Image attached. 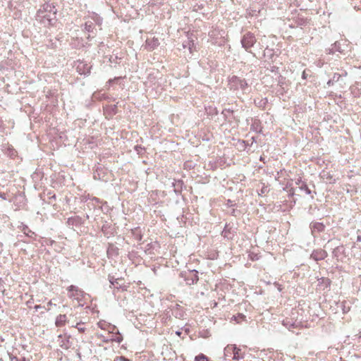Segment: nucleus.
<instances>
[{
    "label": "nucleus",
    "instance_id": "nucleus-1",
    "mask_svg": "<svg viewBox=\"0 0 361 361\" xmlns=\"http://www.w3.org/2000/svg\"><path fill=\"white\" fill-rule=\"evenodd\" d=\"M68 291V297L73 302H76V305L83 306L86 304L87 300L89 299V295L84 293L83 290L78 288L75 286H70L67 288Z\"/></svg>",
    "mask_w": 361,
    "mask_h": 361
},
{
    "label": "nucleus",
    "instance_id": "nucleus-10",
    "mask_svg": "<svg viewBox=\"0 0 361 361\" xmlns=\"http://www.w3.org/2000/svg\"><path fill=\"white\" fill-rule=\"evenodd\" d=\"M75 328H77V329H78V330L80 332H81V333H83V332H85V328H84V327H81V326H80V323H78V324L75 325Z\"/></svg>",
    "mask_w": 361,
    "mask_h": 361
},
{
    "label": "nucleus",
    "instance_id": "nucleus-14",
    "mask_svg": "<svg viewBox=\"0 0 361 361\" xmlns=\"http://www.w3.org/2000/svg\"><path fill=\"white\" fill-rule=\"evenodd\" d=\"M238 317H239L240 319H243V320H244L245 318V317L241 314H238Z\"/></svg>",
    "mask_w": 361,
    "mask_h": 361
},
{
    "label": "nucleus",
    "instance_id": "nucleus-15",
    "mask_svg": "<svg viewBox=\"0 0 361 361\" xmlns=\"http://www.w3.org/2000/svg\"><path fill=\"white\" fill-rule=\"evenodd\" d=\"M39 305H36L35 306V309H39Z\"/></svg>",
    "mask_w": 361,
    "mask_h": 361
},
{
    "label": "nucleus",
    "instance_id": "nucleus-16",
    "mask_svg": "<svg viewBox=\"0 0 361 361\" xmlns=\"http://www.w3.org/2000/svg\"><path fill=\"white\" fill-rule=\"evenodd\" d=\"M90 26H87V29L88 31H90Z\"/></svg>",
    "mask_w": 361,
    "mask_h": 361
},
{
    "label": "nucleus",
    "instance_id": "nucleus-9",
    "mask_svg": "<svg viewBox=\"0 0 361 361\" xmlns=\"http://www.w3.org/2000/svg\"><path fill=\"white\" fill-rule=\"evenodd\" d=\"M195 361H209V358L204 354H200L195 357Z\"/></svg>",
    "mask_w": 361,
    "mask_h": 361
},
{
    "label": "nucleus",
    "instance_id": "nucleus-3",
    "mask_svg": "<svg viewBox=\"0 0 361 361\" xmlns=\"http://www.w3.org/2000/svg\"><path fill=\"white\" fill-rule=\"evenodd\" d=\"M256 42V38L255 35L250 32L246 33L242 40V46L246 49L251 48Z\"/></svg>",
    "mask_w": 361,
    "mask_h": 361
},
{
    "label": "nucleus",
    "instance_id": "nucleus-11",
    "mask_svg": "<svg viewBox=\"0 0 361 361\" xmlns=\"http://www.w3.org/2000/svg\"><path fill=\"white\" fill-rule=\"evenodd\" d=\"M54 305L56 306V304L53 303L52 300H49L48 302H47V310H50L51 309V307Z\"/></svg>",
    "mask_w": 361,
    "mask_h": 361
},
{
    "label": "nucleus",
    "instance_id": "nucleus-8",
    "mask_svg": "<svg viewBox=\"0 0 361 361\" xmlns=\"http://www.w3.org/2000/svg\"><path fill=\"white\" fill-rule=\"evenodd\" d=\"M233 350V358L234 360H238L239 359V352L240 351V350L235 345H231V346L228 345L226 348V350Z\"/></svg>",
    "mask_w": 361,
    "mask_h": 361
},
{
    "label": "nucleus",
    "instance_id": "nucleus-12",
    "mask_svg": "<svg viewBox=\"0 0 361 361\" xmlns=\"http://www.w3.org/2000/svg\"><path fill=\"white\" fill-rule=\"evenodd\" d=\"M114 361H129L128 360H127L126 358H125L124 357H116V359L114 360Z\"/></svg>",
    "mask_w": 361,
    "mask_h": 361
},
{
    "label": "nucleus",
    "instance_id": "nucleus-2",
    "mask_svg": "<svg viewBox=\"0 0 361 361\" xmlns=\"http://www.w3.org/2000/svg\"><path fill=\"white\" fill-rule=\"evenodd\" d=\"M98 326L102 329H107L109 332V336L104 340L105 341H116L120 343L122 341L121 335L118 334H113V331L116 330L115 326H111L106 324L105 322L100 321L97 324Z\"/></svg>",
    "mask_w": 361,
    "mask_h": 361
},
{
    "label": "nucleus",
    "instance_id": "nucleus-13",
    "mask_svg": "<svg viewBox=\"0 0 361 361\" xmlns=\"http://www.w3.org/2000/svg\"><path fill=\"white\" fill-rule=\"evenodd\" d=\"M117 280H118V279H111V280H110V282H111V284L114 285V284H115V283H117Z\"/></svg>",
    "mask_w": 361,
    "mask_h": 361
},
{
    "label": "nucleus",
    "instance_id": "nucleus-4",
    "mask_svg": "<svg viewBox=\"0 0 361 361\" xmlns=\"http://www.w3.org/2000/svg\"><path fill=\"white\" fill-rule=\"evenodd\" d=\"M230 82L235 89H241L244 90L248 87V84L245 79H242L237 76H233L231 78Z\"/></svg>",
    "mask_w": 361,
    "mask_h": 361
},
{
    "label": "nucleus",
    "instance_id": "nucleus-6",
    "mask_svg": "<svg viewBox=\"0 0 361 361\" xmlns=\"http://www.w3.org/2000/svg\"><path fill=\"white\" fill-rule=\"evenodd\" d=\"M159 45V42L157 38L153 37L146 41V49L149 51H152Z\"/></svg>",
    "mask_w": 361,
    "mask_h": 361
},
{
    "label": "nucleus",
    "instance_id": "nucleus-5",
    "mask_svg": "<svg viewBox=\"0 0 361 361\" xmlns=\"http://www.w3.org/2000/svg\"><path fill=\"white\" fill-rule=\"evenodd\" d=\"M327 256V252L322 249L314 250L311 254V258L315 261H319L325 259Z\"/></svg>",
    "mask_w": 361,
    "mask_h": 361
},
{
    "label": "nucleus",
    "instance_id": "nucleus-7",
    "mask_svg": "<svg viewBox=\"0 0 361 361\" xmlns=\"http://www.w3.org/2000/svg\"><path fill=\"white\" fill-rule=\"evenodd\" d=\"M67 322V317L66 314H59L56 317L55 324L57 327L63 326Z\"/></svg>",
    "mask_w": 361,
    "mask_h": 361
}]
</instances>
